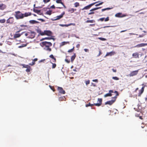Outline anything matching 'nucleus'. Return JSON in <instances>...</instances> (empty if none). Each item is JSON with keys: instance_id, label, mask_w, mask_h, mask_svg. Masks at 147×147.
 Instances as JSON below:
<instances>
[{"instance_id": "1", "label": "nucleus", "mask_w": 147, "mask_h": 147, "mask_svg": "<svg viewBox=\"0 0 147 147\" xmlns=\"http://www.w3.org/2000/svg\"><path fill=\"white\" fill-rule=\"evenodd\" d=\"M41 45L42 47H45L44 49L46 51H51V49L50 48L52 45V44L51 42L44 41L42 42Z\"/></svg>"}, {"instance_id": "2", "label": "nucleus", "mask_w": 147, "mask_h": 147, "mask_svg": "<svg viewBox=\"0 0 147 147\" xmlns=\"http://www.w3.org/2000/svg\"><path fill=\"white\" fill-rule=\"evenodd\" d=\"M114 93L116 94L115 96L112 98V100H111L107 101L105 103V105L109 104L110 105H111L115 101L117 98V96L119 95V94L117 91H115Z\"/></svg>"}, {"instance_id": "3", "label": "nucleus", "mask_w": 147, "mask_h": 147, "mask_svg": "<svg viewBox=\"0 0 147 147\" xmlns=\"http://www.w3.org/2000/svg\"><path fill=\"white\" fill-rule=\"evenodd\" d=\"M15 14L14 16L17 19H22L24 17V14L22 13L20 11H18L15 12Z\"/></svg>"}, {"instance_id": "4", "label": "nucleus", "mask_w": 147, "mask_h": 147, "mask_svg": "<svg viewBox=\"0 0 147 147\" xmlns=\"http://www.w3.org/2000/svg\"><path fill=\"white\" fill-rule=\"evenodd\" d=\"M98 101L99 102V103H95L94 104H91L90 103L88 104H86V107H88V106H90L91 107H92L93 105H94L95 106H99L101 105L102 104V98H98Z\"/></svg>"}, {"instance_id": "5", "label": "nucleus", "mask_w": 147, "mask_h": 147, "mask_svg": "<svg viewBox=\"0 0 147 147\" xmlns=\"http://www.w3.org/2000/svg\"><path fill=\"white\" fill-rule=\"evenodd\" d=\"M14 19L13 17L9 18L6 21V23L10 24H12L14 22Z\"/></svg>"}, {"instance_id": "6", "label": "nucleus", "mask_w": 147, "mask_h": 147, "mask_svg": "<svg viewBox=\"0 0 147 147\" xmlns=\"http://www.w3.org/2000/svg\"><path fill=\"white\" fill-rule=\"evenodd\" d=\"M138 72V70L133 71H131L130 74H129V76L130 77L133 76L137 74Z\"/></svg>"}, {"instance_id": "7", "label": "nucleus", "mask_w": 147, "mask_h": 147, "mask_svg": "<svg viewBox=\"0 0 147 147\" xmlns=\"http://www.w3.org/2000/svg\"><path fill=\"white\" fill-rule=\"evenodd\" d=\"M97 2H96L94 3H91L89 5L83 8L82 10H83L84 9H89L92 6L94 5Z\"/></svg>"}, {"instance_id": "8", "label": "nucleus", "mask_w": 147, "mask_h": 147, "mask_svg": "<svg viewBox=\"0 0 147 147\" xmlns=\"http://www.w3.org/2000/svg\"><path fill=\"white\" fill-rule=\"evenodd\" d=\"M57 89L59 92L61 94H64L65 93V91L62 87H58Z\"/></svg>"}, {"instance_id": "9", "label": "nucleus", "mask_w": 147, "mask_h": 147, "mask_svg": "<svg viewBox=\"0 0 147 147\" xmlns=\"http://www.w3.org/2000/svg\"><path fill=\"white\" fill-rule=\"evenodd\" d=\"M114 92L113 90H111L109 91V93L106 94L104 95L105 97H107V96H112V93Z\"/></svg>"}, {"instance_id": "10", "label": "nucleus", "mask_w": 147, "mask_h": 147, "mask_svg": "<svg viewBox=\"0 0 147 147\" xmlns=\"http://www.w3.org/2000/svg\"><path fill=\"white\" fill-rule=\"evenodd\" d=\"M115 54V53L114 51H111L110 52H107L106 53L105 57H106L108 56H111L113 55H114Z\"/></svg>"}, {"instance_id": "11", "label": "nucleus", "mask_w": 147, "mask_h": 147, "mask_svg": "<svg viewBox=\"0 0 147 147\" xmlns=\"http://www.w3.org/2000/svg\"><path fill=\"white\" fill-rule=\"evenodd\" d=\"M147 45V43H142L141 44H140L137 45L136 46H135V47H144L146 46Z\"/></svg>"}, {"instance_id": "12", "label": "nucleus", "mask_w": 147, "mask_h": 147, "mask_svg": "<svg viewBox=\"0 0 147 147\" xmlns=\"http://www.w3.org/2000/svg\"><path fill=\"white\" fill-rule=\"evenodd\" d=\"M6 7V6L3 3L0 4V10H3L5 9Z\"/></svg>"}, {"instance_id": "13", "label": "nucleus", "mask_w": 147, "mask_h": 147, "mask_svg": "<svg viewBox=\"0 0 147 147\" xmlns=\"http://www.w3.org/2000/svg\"><path fill=\"white\" fill-rule=\"evenodd\" d=\"M19 32V31L17 32L14 34L13 37L14 38H19L21 36V34L18 33Z\"/></svg>"}, {"instance_id": "14", "label": "nucleus", "mask_w": 147, "mask_h": 147, "mask_svg": "<svg viewBox=\"0 0 147 147\" xmlns=\"http://www.w3.org/2000/svg\"><path fill=\"white\" fill-rule=\"evenodd\" d=\"M125 16V15L122 14L121 13H119L115 15V16L117 17H123Z\"/></svg>"}, {"instance_id": "15", "label": "nucleus", "mask_w": 147, "mask_h": 147, "mask_svg": "<svg viewBox=\"0 0 147 147\" xmlns=\"http://www.w3.org/2000/svg\"><path fill=\"white\" fill-rule=\"evenodd\" d=\"M144 87H143L141 88V90H140L139 91V92L138 94V96H140L142 94L144 90Z\"/></svg>"}, {"instance_id": "16", "label": "nucleus", "mask_w": 147, "mask_h": 147, "mask_svg": "<svg viewBox=\"0 0 147 147\" xmlns=\"http://www.w3.org/2000/svg\"><path fill=\"white\" fill-rule=\"evenodd\" d=\"M64 14L65 12H64L61 15L58 16H57L56 17V18L55 20H57L60 19L63 17V15Z\"/></svg>"}, {"instance_id": "17", "label": "nucleus", "mask_w": 147, "mask_h": 147, "mask_svg": "<svg viewBox=\"0 0 147 147\" xmlns=\"http://www.w3.org/2000/svg\"><path fill=\"white\" fill-rule=\"evenodd\" d=\"M75 23H70V24H61L60 25V26L62 27H64V26L68 27V26H71V25L75 26Z\"/></svg>"}, {"instance_id": "18", "label": "nucleus", "mask_w": 147, "mask_h": 147, "mask_svg": "<svg viewBox=\"0 0 147 147\" xmlns=\"http://www.w3.org/2000/svg\"><path fill=\"white\" fill-rule=\"evenodd\" d=\"M44 33L45 34V35L48 36H50L51 35L52 32L51 31L49 30H45Z\"/></svg>"}, {"instance_id": "19", "label": "nucleus", "mask_w": 147, "mask_h": 147, "mask_svg": "<svg viewBox=\"0 0 147 147\" xmlns=\"http://www.w3.org/2000/svg\"><path fill=\"white\" fill-rule=\"evenodd\" d=\"M132 56L135 58H139V54L138 53H135L132 54Z\"/></svg>"}, {"instance_id": "20", "label": "nucleus", "mask_w": 147, "mask_h": 147, "mask_svg": "<svg viewBox=\"0 0 147 147\" xmlns=\"http://www.w3.org/2000/svg\"><path fill=\"white\" fill-rule=\"evenodd\" d=\"M31 13L30 12H26L24 14V17H27L29 16H30L31 15Z\"/></svg>"}, {"instance_id": "21", "label": "nucleus", "mask_w": 147, "mask_h": 147, "mask_svg": "<svg viewBox=\"0 0 147 147\" xmlns=\"http://www.w3.org/2000/svg\"><path fill=\"white\" fill-rule=\"evenodd\" d=\"M29 22L30 24H35L39 23V22L35 20H31L29 21Z\"/></svg>"}, {"instance_id": "22", "label": "nucleus", "mask_w": 147, "mask_h": 147, "mask_svg": "<svg viewBox=\"0 0 147 147\" xmlns=\"http://www.w3.org/2000/svg\"><path fill=\"white\" fill-rule=\"evenodd\" d=\"M95 21L94 20H88L85 22L86 23H95Z\"/></svg>"}, {"instance_id": "23", "label": "nucleus", "mask_w": 147, "mask_h": 147, "mask_svg": "<svg viewBox=\"0 0 147 147\" xmlns=\"http://www.w3.org/2000/svg\"><path fill=\"white\" fill-rule=\"evenodd\" d=\"M69 42H62L60 44V46H63V45H66L67 44H69Z\"/></svg>"}, {"instance_id": "24", "label": "nucleus", "mask_w": 147, "mask_h": 147, "mask_svg": "<svg viewBox=\"0 0 147 147\" xmlns=\"http://www.w3.org/2000/svg\"><path fill=\"white\" fill-rule=\"evenodd\" d=\"M49 57L53 59V62H56V59L55 57H54L53 55H50L49 56Z\"/></svg>"}, {"instance_id": "25", "label": "nucleus", "mask_w": 147, "mask_h": 147, "mask_svg": "<svg viewBox=\"0 0 147 147\" xmlns=\"http://www.w3.org/2000/svg\"><path fill=\"white\" fill-rule=\"evenodd\" d=\"M76 56V54L75 53H74V55L71 56V61L73 62L75 59Z\"/></svg>"}, {"instance_id": "26", "label": "nucleus", "mask_w": 147, "mask_h": 147, "mask_svg": "<svg viewBox=\"0 0 147 147\" xmlns=\"http://www.w3.org/2000/svg\"><path fill=\"white\" fill-rule=\"evenodd\" d=\"M56 2L57 3H61L62 4L64 7H65V5H64L63 3L62 2L61 0H56Z\"/></svg>"}, {"instance_id": "27", "label": "nucleus", "mask_w": 147, "mask_h": 147, "mask_svg": "<svg viewBox=\"0 0 147 147\" xmlns=\"http://www.w3.org/2000/svg\"><path fill=\"white\" fill-rule=\"evenodd\" d=\"M101 8V7L94 8H93V9H91L90 10V11H95V10H97L98 9H100Z\"/></svg>"}, {"instance_id": "28", "label": "nucleus", "mask_w": 147, "mask_h": 147, "mask_svg": "<svg viewBox=\"0 0 147 147\" xmlns=\"http://www.w3.org/2000/svg\"><path fill=\"white\" fill-rule=\"evenodd\" d=\"M31 68L30 66H29V67H28L26 69V72H30L31 70Z\"/></svg>"}, {"instance_id": "29", "label": "nucleus", "mask_w": 147, "mask_h": 147, "mask_svg": "<svg viewBox=\"0 0 147 147\" xmlns=\"http://www.w3.org/2000/svg\"><path fill=\"white\" fill-rule=\"evenodd\" d=\"M68 11L72 13L74 12V9L72 8L69 10Z\"/></svg>"}, {"instance_id": "30", "label": "nucleus", "mask_w": 147, "mask_h": 147, "mask_svg": "<svg viewBox=\"0 0 147 147\" xmlns=\"http://www.w3.org/2000/svg\"><path fill=\"white\" fill-rule=\"evenodd\" d=\"M74 50V47H73V48L68 51V53H70L73 52Z\"/></svg>"}, {"instance_id": "31", "label": "nucleus", "mask_w": 147, "mask_h": 147, "mask_svg": "<svg viewBox=\"0 0 147 147\" xmlns=\"http://www.w3.org/2000/svg\"><path fill=\"white\" fill-rule=\"evenodd\" d=\"M74 5L75 7H77L79 6L80 4L79 3L76 2L74 3Z\"/></svg>"}, {"instance_id": "32", "label": "nucleus", "mask_w": 147, "mask_h": 147, "mask_svg": "<svg viewBox=\"0 0 147 147\" xmlns=\"http://www.w3.org/2000/svg\"><path fill=\"white\" fill-rule=\"evenodd\" d=\"M22 66L23 67L27 68L28 67H29V66L28 65H26L24 64H22Z\"/></svg>"}, {"instance_id": "33", "label": "nucleus", "mask_w": 147, "mask_h": 147, "mask_svg": "<svg viewBox=\"0 0 147 147\" xmlns=\"http://www.w3.org/2000/svg\"><path fill=\"white\" fill-rule=\"evenodd\" d=\"M33 11L35 12L38 13L40 12V10H38L37 9H34Z\"/></svg>"}, {"instance_id": "34", "label": "nucleus", "mask_w": 147, "mask_h": 147, "mask_svg": "<svg viewBox=\"0 0 147 147\" xmlns=\"http://www.w3.org/2000/svg\"><path fill=\"white\" fill-rule=\"evenodd\" d=\"M51 63L52 64V68L53 69L55 68L56 66V65L55 63H53L52 62H51Z\"/></svg>"}, {"instance_id": "35", "label": "nucleus", "mask_w": 147, "mask_h": 147, "mask_svg": "<svg viewBox=\"0 0 147 147\" xmlns=\"http://www.w3.org/2000/svg\"><path fill=\"white\" fill-rule=\"evenodd\" d=\"M5 22V20L3 19L0 20V23H4Z\"/></svg>"}, {"instance_id": "36", "label": "nucleus", "mask_w": 147, "mask_h": 147, "mask_svg": "<svg viewBox=\"0 0 147 147\" xmlns=\"http://www.w3.org/2000/svg\"><path fill=\"white\" fill-rule=\"evenodd\" d=\"M46 13L49 15H51V11H47L46 12Z\"/></svg>"}, {"instance_id": "37", "label": "nucleus", "mask_w": 147, "mask_h": 147, "mask_svg": "<svg viewBox=\"0 0 147 147\" xmlns=\"http://www.w3.org/2000/svg\"><path fill=\"white\" fill-rule=\"evenodd\" d=\"M111 8H105V9H102V10H101V11H103L105 10H109Z\"/></svg>"}, {"instance_id": "38", "label": "nucleus", "mask_w": 147, "mask_h": 147, "mask_svg": "<svg viewBox=\"0 0 147 147\" xmlns=\"http://www.w3.org/2000/svg\"><path fill=\"white\" fill-rule=\"evenodd\" d=\"M112 79L116 80H119V78L117 77H112Z\"/></svg>"}, {"instance_id": "39", "label": "nucleus", "mask_w": 147, "mask_h": 147, "mask_svg": "<svg viewBox=\"0 0 147 147\" xmlns=\"http://www.w3.org/2000/svg\"><path fill=\"white\" fill-rule=\"evenodd\" d=\"M39 34L41 35H45V34L44 33V32H42L41 31H40Z\"/></svg>"}, {"instance_id": "40", "label": "nucleus", "mask_w": 147, "mask_h": 147, "mask_svg": "<svg viewBox=\"0 0 147 147\" xmlns=\"http://www.w3.org/2000/svg\"><path fill=\"white\" fill-rule=\"evenodd\" d=\"M98 38L100 40H102V41H105L106 40V38H102V37H100Z\"/></svg>"}, {"instance_id": "41", "label": "nucleus", "mask_w": 147, "mask_h": 147, "mask_svg": "<svg viewBox=\"0 0 147 147\" xmlns=\"http://www.w3.org/2000/svg\"><path fill=\"white\" fill-rule=\"evenodd\" d=\"M103 3V2H101L100 3L98 4H96V5H95V6H99L100 5L102 4Z\"/></svg>"}, {"instance_id": "42", "label": "nucleus", "mask_w": 147, "mask_h": 147, "mask_svg": "<svg viewBox=\"0 0 147 147\" xmlns=\"http://www.w3.org/2000/svg\"><path fill=\"white\" fill-rule=\"evenodd\" d=\"M90 83V81L89 80H88L87 81H85L86 84L87 85L88 84H89Z\"/></svg>"}, {"instance_id": "43", "label": "nucleus", "mask_w": 147, "mask_h": 147, "mask_svg": "<svg viewBox=\"0 0 147 147\" xmlns=\"http://www.w3.org/2000/svg\"><path fill=\"white\" fill-rule=\"evenodd\" d=\"M51 39V38H48V37H45V38H42L41 40H45V39Z\"/></svg>"}, {"instance_id": "44", "label": "nucleus", "mask_w": 147, "mask_h": 147, "mask_svg": "<svg viewBox=\"0 0 147 147\" xmlns=\"http://www.w3.org/2000/svg\"><path fill=\"white\" fill-rule=\"evenodd\" d=\"M26 45H21V46H19L18 47V48H22L24 47H26Z\"/></svg>"}, {"instance_id": "45", "label": "nucleus", "mask_w": 147, "mask_h": 147, "mask_svg": "<svg viewBox=\"0 0 147 147\" xmlns=\"http://www.w3.org/2000/svg\"><path fill=\"white\" fill-rule=\"evenodd\" d=\"M49 87H50V88L52 90H53V92H54L55 91V90H54V88L53 87H52L51 86H50V85H49Z\"/></svg>"}, {"instance_id": "46", "label": "nucleus", "mask_w": 147, "mask_h": 147, "mask_svg": "<svg viewBox=\"0 0 147 147\" xmlns=\"http://www.w3.org/2000/svg\"><path fill=\"white\" fill-rule=\"evenodd\" d=\"M109 20V18L108 17H107V18H106L105 19V22H107V21H108Z\"/></svg>"}, {"instance_id": "47", "label": "nucleus", "mask_w": 147, "mask_h": 147, "mask_svg": "<svg viewBox=\"0 0 147 147\" xmlns=\"http://www.w3.org/2000/svg\"><path fill=\"white\" fill-rule=\"evenodd\" d=\"M104 19H105V18H100L98 20L100 21H103L104 20Z\"/></svg>"}, {"instance_id": "48", "label": "nucleus", "mask_w": 147, "mask_h": 147, "mask_svg": "<svg viewBox=\"0 0 147 147\" xmlns=\"http://www.w3.org/2000/svg\"><path fill=\"white\" fill-rule=\"evenodd\" d=\"M35 64V63L34 62L32 61V63H29V65H30L32 66L34 65Z\"/></svg>"}, {"instance_id": "49", "label": "nucleus", "mask_w": 147, "mask_h": 147, "mask_svg": "<svg viewBox=\"0 0 147 147\" xmlns=\"http://www.w3.org/2000/svg\"><path fill=\"white\" fill-rule=\"evenodd\" d=\"M84 50L85 52H88L89 51V50L88 49H84Z\"/></svg>"}, {"instance_id": "50", "label": "nucleus", "mask_w": 147, "mask_h": 147, "mask_svg": "<svg viewBox=\"0 0 147 147\" xmlns=\"http://www.w3.org/2000/svg\"><path fill=\"white\" fill-rule=\"evenodd\" d=\"M51 0H43V1L45 3H47L50 1Z\"/></svg>"}, {"instance_id": "51", "label": "nucleus", "mask_w": 147, "mask_h": 147, "mask_svg": "<svg viewBox=\"0 0 147 147\" xmlns=\"http://www.w3.org/2000/svg\"><path fill=\"white\" fill-rule=\"evenodd\" d=\"M102 53L101 52V51L100 50L99 51V54L97 55V57L99 56L101 54H102Z\"/></svg>"}, {"instance_id": "52", "label": "nucleus", "mask_w": 147, "mask_h": 147, "mask_svg": "<svg viewBox=\"0 0 147 147\" xmlns=\"http://www.w3.org/2000/svg\"><path fill=\"white\" fill-rule=\"evenodd\" d=\"M64 98V97H60L59 98V100H60L62 101L63 99Z\"/></svg>"}, {"instance_id": "53", "label": "nucleus", "mask_w": 147, "mask_h": 147, "mask_svg": "<svg viewBox=\"0 0 147 147\" xmlns=\"http://www.w3.org/2000/svg\"><path fill=\"white\" fill-rule=\"evenodd\" d=\"M38 20L41 21L42 22H44L45 21V20L42 19H41V18L38 19Z\"/></svg>"}, {"instance_id": "54", "label": "nucleus", "mask_w": 147, "mask_h": 147, "mask_svg": "<svg viewBox=\"0 0 147 147\" xmlns=\"http://www.w3.org/2000/svg\"><path fill=\"white\" fill-rule=\"evenodd\" d=\"M37 60H38V59L37 58H35L32 61H34V62H35V61H37Z\"/></svg>"}, {"instance_id": "55", "label": "nucleus", "mask_w": 147, "mask_h": 147, "mask_svg": "<svg viewBox=\"0 0 147 147\" xmlns=\"http://www.w3.org/2000/svg\"><path fill=\"white\" fill-rule=\"evenodd\" d=\"M94 12H90V13H89L88 14V15H91V14H94Z\"/></svg>"}, {"instance_id": "56", "label": "nucleus", "mask_w": 147, "mask_h": 147, "mask_svg": "<svg viewBox=\"0 0 147 147\" xmlns=\"http://www.w3.org/2000/svg\"><path fill=\"white\" fill-rule=\"evenodd\" d=\"M51 8L53 9H55V6L54 5H53L51 7Z\"/></svg>"}, {"instance_id": "57", "label": "nucleus", "mask_w": 147, "mask_h": 147, "mask_svg": "<svg viewBox=\"0 0 147 147\" xmlns=\"http://www.w3.org/2000/svg\"><path fill=\"white\" fill-rule=\"evenodd\" d=\"M92 81L93 82H98V80L97 79L93 80H92Z\"/></svg>"}, {"instance_id": "58", "label": "nucleus", "mask_w": 147, "mask_h": 147, "mask_svg": "<svg viewBox=\"0 0 147 147\" xmlns=\"http://www.w3.org/2000/svg\"><path fill=\"white\" fill-rule=\"evenodd\" d=\"M65 61L67 62V63H69L70 62V61L68 60L67 59H65Z\"/></svg>"}, {"instance_id": "59", "label": "nucleus", "mask_w": 147, "mask_h": 147, "mask_svg": "<svg viewBox=\"0 0 147 147\" xmlns=\"http://www.w3.org/2000/svg\"><path fill=\"white\" fill-rule=\"evenodd\" d=\"M80 47V45L79 44H78L76 46V47L77 48H79Z\"/></svg>"}, {"instance_id": "60", "label": "nucleus", "mask_w": 147, "mask_h": 147, "mask_svg": "<svg viewBox=\"0 0 147 147\" xmlns=\"http://www.w3.org/2000/svg\"><path fill=\"white\" fill-rule=\"evenodd\" d=\"M112 71L114 72H116L117 71L116 69H112Z\"/></svg>"}, {"instance_id": "61", "label": "nucleus", "mask_w": 147, "mask_h": 147, "mask_svg": "<svg viewBox=\"0 0 147 147\" xmlns=\"http://www.w3.org/2000/svg\"><path fill=\"white\" fill-rule=\"evenodd\" d=\"M90 25L91 26H94L95 25V24H90Z\"/></svg>"}, {"instance_id": "62", "label": "nucleus", "mask_w": 147, "mask_h": 147, "mask_svg": "<svg viewBox=\"0 0 147 147\" xmlns=\"http://www.w3.org/2000/svg\"><path fill=\"white\" fill-rule=\"evenodd\" d=\"M127 31V30H122V31H121V32H120L121 33V32H124L125 31Z\"/></svg>"}, {"instance_id": "63", "label": "nucleus", "mask_w": 147, "mask_h": 147, "mask_svg": "<svg viewBox=\"0 0 147 147\" xmlns=\"http://www.w3.org/2000/svg\"><path fill=\"white\" fill-rule=\"evenodd\" d=\"M110 27V26H104L103 28H107V27Z\"/></svg>"}, {"instance_id": "64", "label": "nucleus", "mask_w": 147, "mask_h": 147, "mask_svg": "<svg viewBox=\"0 0 147 147\" xmlns=\"http://www.w3.org/2000/svg\"><path fill=\"white\" fill-rule=\"evenodd\" d=\"M138 90V88H137L136 89V90H135V91H136L137 90Z\"/></svg>"}]
</instances>
